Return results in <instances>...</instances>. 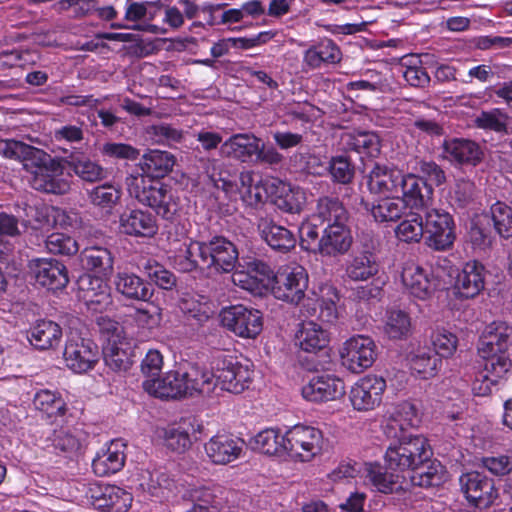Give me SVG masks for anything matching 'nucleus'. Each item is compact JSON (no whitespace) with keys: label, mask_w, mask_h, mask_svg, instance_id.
<instances>
[{"label":"nucleus","mask_w":512,"mask_h":512,"mask_svg":"<svg viewBox=\"0 0 512 512\" xmlns=\"http://www.w3.org/2000/svg\"><path fill=\"white\" fill-rule=\"evenodd\" d=\"M232 281L255 296L271 293L278 300L298 304L305 297L309 277L301 265L283 266L274 273L266 263L253 260L246 270H236Z\"/></svg>","instance_id":"1"},{"label":"nucleus","mask_w":512,"mask_h":512,"mask_svg":"<svg viewBox=\"0 0 512 512\" xmlns=\"http://www.w3.org/2000/svg\"><path fill=\"white\" fill-rule=\"evenodd\" d=\"M10 155H17V160L30 174L29 183L37 191L51 194H65L70 189V182L65 176L64 168L42 149L28 144H8Z\"/></svg>","instance_id":"2"},{"label":"nucleus","mask_w":512,"mask_h":512,"mask_svg":"<svg viewBox=\"0 0 512 512\" xmlns=\"http://www.w3.org/2000/svg\"><path fill=\"white\" fill-rule=\"evenodd\" d=\"M126 185L131 197L154 209L163 218L170 219L175 214L178 205L167 184L144 175H130Z\"/></svg>","instance_id":"3"},{"label":"nucleus","mask_w":512,"mask_h":512,"mask_svg":"<svg viewBox=\"0 0 512 512\" xmlns=\"http://www.w3.org/2000/svg\"><path fill=\"white\" fill-rule=\"evenodd\" d=\"M432 455L428 440L423 435H410L389 444L384 455L386 468L404 475L419 470Z\"/></svg>","instance_id":"4"},{"label":"nucleus","mask_w":512,"mask_h":512,"mask_svg":"<svg viewBox=\"0 0 512 512\" xmlns=\"http://www.w3.org/2000/svg\"><path fill=\"white\" fill-rule=\"evenodd\" d=\"M286 445L291 459L309 462L322 454L325 438L319 428L297 424L286 431Z\"/></svg>","instance_id":"5"},{"label":"nucleus","mask_w":512,"mask_h":512,"mask_svg":"<svg viewBox=\"0 0 512 512\" xmlns=\"http://www.w3.org/2000/svg\"><path fill=\"white\" fill-rule=\"evenodd\" d=\"M482 363L472 384L477 396H486L492 388L508 380L512 372V357L491 352L479 353Z\"/></svg>","instance_id":"6"},{"label":"nucleus","mask_w":512,"mask_h":512,"mask_svg":"<svg viewBox=\"0 0 512 512\" xmlns=\"http://www.w3.org/2000/svg\"><path fill=\"white\" fill-rule=\"evenodd\" d=\"M425 244L435 251L451 249L456 240L453 216L437 208H426L424 213Z\"/></svg>","instance_id":"7"},{"label":"nucleus","mask_w":512,"mask_h":512,"mask_svg":"<svg viewBox=\"0 0 512 512\" xmlns=\"http://www.w3.org/2000/svg\"><path fill=\"white\" fill-rule=\"evenodd\" d=\"M339 357L345 369L360 374L374 364L377 358V346L369 336L354 335L342 343L339 348Z\"/></svg>","instance_id":"8"},{"label":"nucleus","mask_w":512,"mask_h":512,"mask_svg":"<svg viewBox=\"0 0 512 512\" xmlns=\"http://www.w3.org/2000/svg\"><path fill=\"white\" fill-rule=\"evenodd\" d=\"M88 504L100 512H127L133 502V495L116 485L90 483L85 492Z\"/></svg>","instance_id":"9"},{"label":"nucleus","mask_w":512,"mask_h":512,"mask_svg":"<svg viewBox=\"0 0 512 512\" xmlns=\"http://www.w3.org/2000/svg\"><path fill=\"white\" fill-rule=\"evenodd\" d=\"M216 386L234 394L242 393L249 387L253 378V370L248 364H242L232 356L218 358L213 368Z\"/></svg>","instance_id":"10"},{"label":"nucleus","mask_w":512,"mask_h":512,"mask_svg":"<svg viewBox=\"0 0 512 512\" xmlns=\"http://www.w3.org/2000/svg\"><path fill=\"white\" fill-rule=\"evenodd\" d=\"M401 283L403 291L412 299L419 301L431 299L439 287L437 278L412 260L402 265Z\"/></svg>","instance_id":"11"},{"label":"nucleus","mask_w":512,"mask_h":512,"mask_svg":"<svg viewBox=\"0 0 512 512\" xmlns=\"http://www.w3.org/2000/svg\"><path fill=\"white\" fill-rule=\"evenodd\" d=\"M222 325L235 335L253 339L263 328V318L259 310L244 305H234L221 312Z\"/></svg>","instance_id":"12"},{"label":"nucleus","mask_w":512,"mask_h":512,"mask_svg":"<svg viewBox=\"0 0 512 512\" xmlns=\"http://www.w3.org/2000/svg\"><path fill=\"white\" fill-rule=\"evenodd\" d=\"M386 387L383 377L372 374L361 377L351 386L348 393L352 408L358 412L376 409L382 403Z\"/></svg>","instance_id":"13"},{"label":"nucleus","mask_w":512,"mask_h":512,"mask_svg":"<svg viewBox=\"0 0 512 512\" xmlns=\"http://www.w3.org/2000/svg\"><path fill=\"white\" fill-rule=\"evenodd\" d=\"M136 488L159 502L168 501L176 495V484L162 469L153 465L141 468L133 475Z\"/></svg>","instance_id":"14"},{"label":"nucleus","mask_w":512,"mask_h":512,"mask_svg":"<svg viewBox=\"0 0 512 512\" xmlns=\"http://www.w3.org/2000/svg\"><path fill=\"white\" fill-rule=\"evenodd\" d=\"M63 357L71 371L82 374L94 368L100 359V352L92 340L71 334L66 342Z\"/></svg>","instance_id":"15"},{"label":"nucleus","mask_w":512,"mask_h":512,"mask_svg":"<svg viewBox=\"0 0 512 512\" xmlns=\"http://www.w3.org/2000/svg\"><path fill=\"white\" fill-rule=\"evenodd\" d=\"M28 269L31 278L48 290H61L69 282L66 266L55 258H33Z\"/></svg>","instance_id":"16"},{"label":"nucleus","mask_w":512,"mask_h":512,"mask_svg":"<svg viewBox=\"0 0 512 512\" xmlns=\"http://www.w3.org/2000/svg\"><path fill=\"white\" fill-rule=\"evenodd\" d=\"M239 183L242 187L241 200L249 206H257L267 199L274 200L278 184L275 177H262L252 170H243L239 174Z\"/></svg>","instance_id":"17"},{"label":"nucleus","mask_w":512,"mask_h":512,"mask_svg":"<svg viewBox=\"0 0 512 512\" xmlns=\"http://www.w3.org/2000/svg\"><path fill=\"white\" fill-rule=\"evenodd\" d=\"M79 298L87 309L94 313H102L113 305L111 289L102 277L90 274L78 280Z\"/></svg>","instance_id":"18"},{"label":"nucleus","mask_w":512,"mask_h":512,"mask_svg":"<svg viewBox=\"0 0 512 512\" xmlns=\"http://www.w3.org/2000/svg\"><path fill=\"white\" fill-rule=\"evenodd\" d=\"M302 396L304 399L314 403H323L341 399L345 393L344 381L333 374L314 375L303 385Z\"/></svg>","instance_id":"19"},{"label":"nucleus","mask_w":512,"mask_h":512,"mask_svg":"<svg viewBox=\"0 0 512 512\" xmlns=\"http://www.w3.org/2000/svg\"><path fill=\"white\" fill-rule=\"evenodd\" d=\"M244 440L228 432H218L204 445L206 456L216 465H226L239 459Z\"/></svg>","instance_id":"20"},{"label":"nucleus","mask_w":512,"mask_h":512,"mask_svg":"<svg viewBox=\"0 0 512 512\" xmlns=\"http://www.w3.org/2000/svg\"><path fill=\"white\" fill-rule=\"evenodd\" d=\"M353 237L347 224L326 225L317 245V254L323 258H338L351 248Z\"/></svg>","instance_id":"21"},{"label":"nucleus","mask_w":512,"mask_h":512,"mask_svg":"<svg viewBox=\"0 0 512 512\" xmlns=\"http://www.w3.org/2000/svg\"><path fill=\"white\" fill-rule=\"evenodd\" d=\"M206 254L205 266L213 267L217 271L230 272L238 261V251L235 245L222 236H215L208 242H204Z\"/></svg>","instance_id":"22"},{"label":"nucleus","mask_w":512,"mask_h":512,"mask_svg":"<svg viewBox=\"0 0 512 512\" xmlns=\"http://www.w3.org/2000/svg\"><path fill=\"white\" fill-rule=\"evenodd\" d=\"M460 485L466 498L478 507H488L497 498L492 480L477 471L461 475Z\"/></svg>","instance_id":"23"},{"label":"nucleus","mask_w":512,"mask_h":512,"mask_svg":"<svg viewBox=\"0 0 512 512\" xmlns=\"http://www.w3.org/2000/svg\"><path fill=\"white\" fill-rule=\"evenodd\" d=\"M83 440V433L79 429L60 427L46 436L42 448L57 455L73 457L81 450Z\"/></svg>","instance_id":"24"},{"label":"nucleus","mask_w":512,"mask_h":512,"mask_svg":"<svg viewBox=\"0 0 512 512\" xmlns=\"http://www.w3.org/2000/svg\"><path fill=\"white\" fill-rule=\"evenodd\" d=\"M259 142L261 140L252 133H237L221 144L219 153L223 158L251 162L259 152Z\"/></svg>","instance_id":"25"},{"label":"nucleus","mask_w":512,"mask_h":512,"mask_svg":"<svg viewBox=\"0 0 512 512\" xmlns=\"http://www.w3.org/2000/svg\"><path fill=\"white\" fill-rule=\"evenodd\" d=\"M403 176L395 167L376 163L368 174L367 186L373 194L399 195Z\"/></svg>","instance_id":"26"},{"label":"nucleus","mask_w":512,"mask_h":512,"mask_svg":"<svg viewBox=\"0 0 512 512\" xmlns=\"http://www.w3.org/2000/svg\"><path fill=\"white\" fill-rule=\"evenodd\" d=\"M512 326L506 322H493L484 330L478 345V353L510 355Z\"/></svg>","instance_id":"27"},{"label":"nucleus","mask_w":512,"mask_h":512,"mask_svg":"<svg viewBox=\"0 0 512 512\" xmlns=\"http://www.w3.org/2000/svg\"><path fill=\"white\" fill-rule=\"evenodd\" d=\"M119 229L121 233L135 237H153L158 226L155 217L148 211L132 209L120 215Z\"/></svg>","instance_id":"28"},{"label":"nucleus","mask_w":512,"mask_h":512,"mask_svg":"<svg viewBox=\"0 0 512 512\" xmlns=\"http://www.w3.org/2000/svg\"><path fill=\"white\" fill-rule=\"evenodd\" d=\"M341 59L338 46L330 39H323L303 52V71L308 72L335 64Z\"/></svg>","instance_id":"29"},{"label":"nucleus","mask_w":512,"mask_h":512,"mask_svg":"<svg viewBox=\"0 0 512 512\" xmlns=\"http://www.w3.org/2000/svg\"><path fill=\"white\" fill-rule=\"evenodd\" d=\"M125 447L121 440H114L99 451L92 462L94 473L106 477L120 471L125 463Z\"/></svg>","instance_id":"30"},{"label":"nucleus","mask_w":512,"mask_h":512,"mask_svg":"<svg viewBox=\"0 0 512 512\" xmlns=\"http://www.w3.org/2000/svg\"><path fill=\"white\" fill-rule=\"evenodd\" d=\"M206 254L204 242L189 240L184 242L170 257L172 266L180 272H191L204 268Z\"/></svg>","instance_id":"31"},{"label":"nucleus","mask_w":512,"mask_h":512,"mask_svg":"<svg viewBox=\"0 0 512 512\" xmlns=\"http://www.w3.org/2000/svg\"><path fill=\"white\" fill-rule=\"evenodd\" d=\"M457 294L463 298H473L484 288V267L477 261L464 264L458 273L455 286Z\"/></svg>","instance_id":"32"},{"label":"nucleus","mask_w":512,"mask_h":512,"mask_svg":"<svg viewBox=\"0 0 512 512\" xmlns=\"http://www.w3.org/2000/svg\"><path fill=\"white\" fill-rule=\"evenodd\" d=\"M380 263L375 254L369 251L354 253L346 261L345 275L353 282H365L375 277Z\"/></svg>","instance_id":"33"},{"label":"nucleus","mask_w":512,"mask_h":512,"mask_svg":"<svg viewBox=\"0 0 512 512\" xmlns=\"http://www.w3.org/2000/svg\"><path fill=\"white\" fill-rule=\"evenodd\" d=\"M444 152L450 161L476 166L483 159L482 147L469 139L454 138L444 143Z\"/></svg>","instance_id":"34"},{"label":"nucleus","mask_w":512,"mask_h":512,"mask_svg":"<svg viewBox=\"0 0 512 512\" xmlns=\"http://www.w3.org/2000/svg\"><path fill=\"white\" fill-rule=\"evenodd\" d=\"M365 474L370 483L381 493H393L407 488L405 475L391 470L384 471L378 463H366Z\"/></svg>","instance_id":"35"},{"label":"nucleus","mask_w":512,"mask_h":512,"mask_svg":"<svg viewBox=\"0 0 512 512\" xmlns=\"http://www.w3.org/2000/svg\"><path fill=\"white\" fill-rule=\"evenodd\" d=\"M274 182L278 184L274 204L283 212L301 213L308 203L306 190L282 180Z\"/></svg>","instance_id":"36"},{"label":"nucleus","mask_w":512,"mask_h":512,"mask_svg":"<svg viewBox=\"0 0 512 512\" xmlns=\"http://www.w3.org/2000/svg\"><path fill=\"white\" fill-rule=\"evenodd\" d=\"M181 372L170 371L163 377L146 379L143 382L144 390L157 398H177L185 396Z\"/></svg>","instance_id":"37"},{"label":"nucleus","mask_w":512,"mask_h":512,"mask_svg":"<svg viewBox=\"0 0 512 512\" xmlns=\"http://www.w3.org/2000/svg\"><path fill=\"white\" fill-rule=\"evenodd\" d=\"M27 339L39 350L51 349L59 345L62 339V328L52 320H37L29 328Z\"/></svg>","instance_id":"38"},{"label":"nucleus","mask_w":512,"mask_h":512,"mask_svg":"<svg viewBox=\"0 0 512 512\" xmlns=\"http://www.w3.org/2000/svg\"><path fill=\"white\" fill-rule=\"evenodd\" d=\"M185 396L194 394H210L216 387L215 370L198 365H190L188 369L181 372Z\"/></svg>","instance_id":"39"},{"label":"nucleus","mask_w":512,"mask_h":512,"mask_svg":"<svg viewBox=\"0 0 512 512\" xmlns=\"http://www.w3.org/2000/svg\"><path fill=\"white\" fill-rule=\"evenodd\" d=\"M174 165L175 157L173 154L157 149L146 152L139 162L141 175L151 179L163 178L172 171Z\"/></svg>","instance_id":"40"},{"label":"nucleus","mask_w":512,"mask_h":512,"mask_svg":"<svg viewBox=\"0 0 512 512\" xmlns=\"http://www.w3.org/2000/svg\"><path fill=\"white\" fill-rule=\"evenodd\" d=\"M329 343V333L320 324L314 321L301 323L296 333V344L308 353H317Z\"/></svg>","instance_id":"41"},{"label":"nucleus","mask_w":512,"mask_h":512,"mask_svg":"<svg viewBox=\"0 0 512 512\" xmlns=\"http://www.w3.org/2000/svg\"><path fill=\"white\" fill-rule=\"evenodd\" d=\"M312 219L326 225L347 224L349 214L343 203L336 197L323 196L317 200Z\"/></svg>","instance_id":"42"},{"label":"nucleus","mask_w":512,"mask_h":512,"mask_svg":"<svg viewBox=\"0 0 512 512\" xmlns=\"http://www.w3.org/2000/svg\"><path fill=\"white\" fill-rule=\"evenodd\" d=\"M203 168L214 187L222 190L225 196L231 200L241 199L242 187L234 179H231L227 171L220 169L218 160L214 158H206L202 160Z\"/></svg>","instance_id":"43"},{"label":"nucleus","mask_w":512,"mask_h":512,"mask_svg":"<svg viewBox=\"0 0 512 512\" xmlns=\"http://www.w3.org/2000/svg\"><path fill=\"white\" fill-rule=\"evenodd\" d=\"M259 230L264 241L276 251L286 253L296 245L294 234L286 227L277 225L273 221L261 220Z\"/></svg>","instance_id":"44"},{"label":"nucleus","mask_w":512,"mask_h":512,"mask_svg":"<svg viewBox=\"0 0 512 512\" xmlns=\"http://www.w3.org/2000/svg\"><path fill=\"white\" fill-rule=\"evenodd\" d=\"M255 450L270 456H287L286 432L268 428L260 431L251 441Z\"/></svg>","instance_id":"45"},{"label":"nucleus","mask_w":512,"mask_h":512,"mask_svg":"<svg viewBox=\"0 0 512 512\" xmlns=\"http://www.w3.org/2000/svg\"><path fill=\"white\" fill-rule=\"evenodd\" d=\"M114 285L116 291L127 299L146 301L151 295L144 280L132 272H118Z\"/></svg>","instance_id":"46"},{"label":"nucleus","mask_w":512,"mask_h":512,"mask_svg":"<svg viewBox=\"0 0 512 512\" xmlns=\"http://www.w3.org/2000/svg\"><path fill=\"white\" fill-rule=\"evenodd\" d=\"M425 188L429 193L432 192L430 187L413 174H404L403 181L400 183V199L405 203L406 208L410 209H426L428 208V199L422 193Z\"/></svg>","instance_id":"47"},{"label":"nucleus","mask_w":512,"mask_h":512,"mask_svg":"<svg viewBox=\"0 0 512 512\" xmlns=\"http://www.w3.org/2000/svg\"><path fill=\"white\" fill-rule=\"evenodd\" d=\"M82 266L102 276H109L113 270V257L109 249L103 246H89L80 254Z\"/></svg>","instance_id":"48"},{"label":"nucleus","mask_w":512,"mask_h":512,"mask_svg":"<svg viewBox=\"0 0 512 512\" xmlns=\"http://www.w3.org/2000/svg\"><path fill=\"white\" fill-rule=\"evenodd\" d=\"M441 363V359L426 348H421L412 352L409 357V365L412 373L421 379L434 377L437 374Z\"/></svg>","instance_id":"49"},{"label":"nucleus","mask_w":512,"mask_h":512,"mask_svg":"<svg viewBox=\"0 0 512 512\" xmlns=\"http://www.w3.org/2000/svg\"><path fill=\"white\" fill-rule=\"evenodd\" d=\"M181 311L190 319L202 324L214 314V305L206 297L197 294L184 295L179 303Z\"/></svg>","instance_id":"50"},{"label":"nucleus","mask_w":512,"mask_h":512,"mask_svg":"<svg viewBox=\"0 0 512 512\" xmlns=\"http://www.w3.org/2000/svg\"><path fill=\"white\" fill-rule=\"evenodd\" d=\"M368 209L376 222L386 223L399 220L407 208L398 195H391L380 199Z\"/></svg>","instance_id":"51"},{"label":"nucleus","mask_w":512,"mask_h":512,"mask_svg":"<svg viewBox=\"0 0 512 512\" xmlns=\"http://www.w3.org/2000/svg\"><path fill=\"white\" fill-rule=\"evenodd\" d=\"M342 142L345 148L368 156H376L380 150L378 136L370 131L345 133Z\"/></svg>","instance_id":"52"},{"label":"nucleus","mask_w":512,"mask_h":512,"mask_svg":"<svg viewBox=\"0 0 512 512\" xmlns=\"http://www.w3.org/2000/svg\"><path fill=\"white\" fill-rule=\"evenodd\" d=\"M396 238L404 243H419L425 239L424 216L410 212L395 228Z\"/></svg>","instance_id":"53"},{"label":"nucleus","mask_w":512,"mask_h":512,"mask_svg":"<svg viewBox=\"0 0 512 512\" xmlns=\"http://www.w3.org/2000/svg\"><path fill=\"white\" fill-rule=\"evenodd\" d=\"M33 405L48 417L62 416L66 411V403L60 393L49 389L37 391L33 398Z\"/></svg>","instance_id":"54"},{"label":"nucleus","mask_w":512,"mask_h":512,"mask_svg":"<svg viewBox=\"0 0 512 512\" xmlns=\"http://www.w3.org/2000/svg\"><path fill=\"white\" fill-rule=\"evenodd\" d=\"M489 226L490 217L488 213L476 214L471 219L468 238L475 249L485 250L491 245Z\"/></svg>","instance_id":"55"},{"label":"nucleus","mask_w":512,"mask_h":512,"mask_svg":"<svg viewBox=\"0 0 512 512\" xmlns=\"http://www.w3.org/2000/svg\"><path fill=\"white\" fill-rule=\"evenodd\" d=\"M131 345L129 340L107 344L104 348V360L107 366L115 371L127 370L131 364Z\"/></svg>","instance_id":"56"},{"label":"nucleus","mask_w":512,"mask_h":512,"mask_svg":"<svg viewBox=\"0 0 512 512\" xmlns=\"http://www.w3.org/2000/svg\"><path fill=\"white\" fill-rule=\"evenodd\" d=\"M121 190L112 184L98 185L88 191V199L92 205L110 212L119 202Z\"/></svg>","instance_id":"57"},{"label":"nucleus","mask_w":512,"mask_h":512,"mask_svg":"<svg viewBox=\"0 0 512 512\" xmlns=\"http://www.w3.org/2000/svg\"><path fill=\"white\" fill-rule=\"evenodd\" d=\"M411 331V319L402 310H389L386 314L384 325L385 334L391 339H402L407 337Z\"/></svg>","instance_id":"58"},{"label":"nucleus","mask_w":512,"mask_h":512,"mask_svg":"<svg viewBox=\"0 0 512 512\" xmlns=\"http://www.w3.org/2000/svg\"><path fill=\"white\" fill-rule=\"evenodd\" d=\"M447 479L444 466L439 461H432L425 471L415 470L410 476V482L414 486L431 487L439 486Z\"/></svg>","instance_id":"59"},{"label":"nucleus","mask_w":512,"mask_h":512,"mask_svg":"<svg viewBox=\"0 0 512 512\" xmlns=\"http://www.w3.org/2000/svg\"><path fill=\"white\" fill-rule=\"evenodd\" d=\"M69 167L81 180L86 182H96L104 178V168L84 156L71 157Z\"/></svg>","instance_id":"60"},{"label":"nucleus","mask_w":512,"mask_h":512,"mask_svg":"<svg viewBox=\"0 0 512 512\" xmlns=\"http://www.w3.org/2000/svg\"><path fill=\"white\" fill-rule=\"evenodd\" d=\"M131 317L141 331L152 332L161 325L162 309L160 306L151 303L146 307L136 308Z\"/></svg>","instance_id":"61"},{"label":"nucleus","mask_w":512,"mask_h":512,"mask_svg":"<svg viewBox=\"0 0 512 512\" xmlns=\"http://www.w3.org/2000/svg\"><path fill=\"white\" fill-rule=\"evenodd\" d=\"M489 217L500 237L505 239L512 237V209L509 206L496 202L491 206Z\"/></svg>","instance_id":"62"},{"label":"nucleus","mask_w":512,"mask_h":512,"mask_svg":"<svg viewBox=\"0 0 512 512\" xmlns=\"http://www.w3.org/2000/svg\"><path fill=\"white\" fill-rule=\"evenodd\" d=\"M339 301V294L337 289L329 284H324L320 287V296L318 299L320 306V317L332 323L338 318V311L336 303Z\"/></svg>","instance_id":"63"},{"label":"nucleus","mask_w":512,"mask_h":512,"mask_svg":"<svg viewBox=\"0 0 512 512\" xmlns=\"http://www.w3.org/2000/svg\"><path fill=\"white\" fill-rule=\"evenodd\" d=\"M480 462L492 475L506 476L512 472V451L482 457Z\"/></svg>","instance_id":"64"}]
</instances>
